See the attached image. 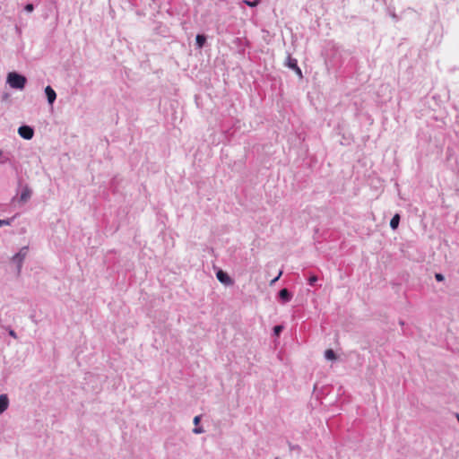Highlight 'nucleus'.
<instances>
[{"mask_svg":"<svg viewBox=\"0 0 459 459\" xmlns=\"http://www.w3.org/2000/svg\"><path fill=\"white\" fill-rule=\"evenodd\" d=\"M286 65L291 69H298V62L295 58H292L290 56H288Z\"/></svg>","mask_w":459,"mask_h":459,"instance_id":"nucleus-9","label":"nucleus"},{"mask_svg":"<svg viewBox=\"0 0 459 459\" xmlns=\"http://www.w3.org/2000/svg\"><path fill=\"white\" fill-rule=\"evenodd\" d=\"M194 432L196 434H199V433L203 432V429L201 428H195V429H194Z\"/></svg>","mask_w":459,"mask_h":459,"instance_id":"nucleus-21","label":"nucleus"},{"mask_svg":"<svg viewBox=\"0 0 459 459\" xmlns=\"http://www.w3.org/2000/svg\"><path fill=\"white\" fill-rule=\"evenodd\" d=\"M435 278L437 281H444V276L441 273H436Z\"/></svg>","mask_w":459,"mask_h":459,"instance_id":"nucleus-18","label":"nucleus"},{"mask_svg":"<svg viewBox=\"0 0 459 459\" xmlns=\"http://www.w3.org/2000/svg\"><path fill=\"white\" fill-rule=\"evenodd\" d=\"M18 134L25 140H30L34 135L33 129L29 126H22L18 129Z\"/></svg>","mask_w":459,"mask_h":459,"instance_id":"nucleus-2","label":"nucleus"},{"mask_svg":"<svg viewBox=\"0 0 459 459\" xmlns=\"http://www.w3.org/2000/svg\"><path fill=\"white\" fill-rule=\"evenodd\" d=\"M2 155V151H0V156Z\"/></svg>","mask_w":459,"mask_h":459,"instance_id":"nucleus-24","label":"nucleus"},{"mask_svg":"<svg viewBox=\"0 0 459 459\" xmlns=\"http://www.w3.org/2000/svg\"><path fill=\"white\" fill-rule=\"evenodd\" d=\"M244 3H245L247 5L250 6V7H255V6H256V5H258V4H259L260 0H255V1L244 0Z\"/></svg>","mask_w":459,"mask_h":459,"instance_id":"nucleus-13","label":"nucleus"},{"mask_svg":"<svg viewBox=\"0 0 459 459\" xmlns=\"http://www.w3.org/2000/svg\"><path fill=\"white\" fill-rule=\"evenodd\" d=\"M10 334H11L12 336H15V333H14V332H13V331H11V332H10Z\"/></svg>","mask_w":459,"mask_h":459,"instance_id":"nucleus-23","label":"nucleus"},{"mask_svg":"<svg viewBox=\"0 0 459 459\" xmlns=\"http://www.w3.org/2000/svg\"><path fill=\"white\" fill-rule=\"evenodd\" d=\"M281 272L279 273L278 276L272 281V284L274 283L281 277Z\"/></svg>","mask_w":459,"mask_h":459,"instance_id":"nucleus-22","label":"nucleus"},{"mask_svg":"<svg viewBox=\"0 0 459 459\" xmlns=\"http://www.w3.org/2000/svg\"><path fill=\"white\" fill-rule=\"evenodd\" d=\"M30 195L31 191L26 187L22 191L20 199L22 202H27L30 199Z\"/></svg>","mask_w":459,"mask_h":459,"instance_id":"nucleus-8","label":"nucleus"},{"mask_svg":"<svg viewBox=\"0 0 459 459\" xmlns=\"http://www.w3.org/2000/svg\"><path fill=\"white\" fill-rule=\"evenodd\" d=\"M200 420H201V417H200V416H195V417L194 418V424H195V425H198V424H199V422H200Z\"/></svg>","mask_w":459,"mask_h":459,"instance_id":"nucleus-19","label":"nucleus"},{"mask_svg":"<svg viewBox=\"0 0 459 459\" xmlns=\"http://www.w3.org/2000/svg\"><path fill=\"white\" fill-rule=\"evenodd\" d=\"M282 330V326L281 325H276L274 328H273V331H274V333L276 335H278Z\"/></svg>","mask_w":459,"mask_h":459,"instance_id":"nucleus-16","label":"nucleus"},{"mask_svg":"<svg viewBox=\"0 0 459 459\" xmlns=\"http://www.w3.org/2000/svg\"><path fill=\"white\" fill-rule=\"evenodd\" d=\"M325 356L327 359L333 360L336 359L335 353L332 349L325 351Z\"/></svg>","mask_w":459,"mask_h":459,"instance_id":"nucleus-12","label":"nucleus"},{"mask_svg":"<svg viewBox=\"0 0 459 459\" xmlns=\"http://www.w3.org/2000/svg\"><path fill=\"white\" fill-rule=\"evenodd\" d=\"M217 279L223 284L231 285L233 281L225 272L220 270L216 273Z\"/></svg>","mask_w":459,"mask_h":459,"instance_id":"nucleus-3","label":"nucleus"},{"mask_svg":"<svg viewBox=\"0 0 459 459\" xmlns=\"http://www.w3.org/2000/svg\"><path fill=\"white\" fill-rule=\"evenodd\" d=\"M317 281V277L316 275H312L308 279V282L310 285H313Z\"/></svg>","mask_w":459,"mask_h":459,"instance_id":"nucleus-15","label":"nucleus"},{"mask_svg":"<svg viewBox=\"0 0 459 459\" xmlns=\"http://www.w3.org/2000/svg\"><path fill=\"white\" fill-rule=\"evenodd\" d=\"M206 41V38L204 35H197L196 36V44L199 48H202Z\"/></svg>","mask_w":459,"mask_h":459,"instance_id":"nucleus-11","label":"nucleus"},{"mask_svg":"<svg viewBox=\"0 0 459 459\" xmlns=\"http://www.w3.org/2000/svg\"><path fill=\"white\" fill-rule=\"evenodd\" d=\"M279 297L284 302H287V301H289L290 299L291 295H290V293L289 292V290L287 289H282L279 292Z\"/></svg>","mask_w":459,"mask_h":459,"instance_id":"nucleus-7","label":"nucleus"},{"mask_svg":"<svg viewBox=\"0 0 459 459\" xmlns=\"http://www.w3.org/2000/svg\"><path fill=\"white\" fill-rule=\"evenodd\" d=\"M27 251H28V248L27 247H23V248L21 249V251L17 255H15L13 256V259L17 260L19 262V267L21 266V263H22V259L27 255Z\"/></svg>","mask_w":459,"mask_h":459,"instance_id":"nucleus-6","label":"nucleus"},{"mask_svg":"<svg viewBox=\"0 0 459 459\" xmlns=\"http://www.w3.org/2000/svg\"><path fill=\"white\" fill-rule=\"evenodd\" d=\"M45 93L47 95L48 103L53 104L56 98V91L50 86H47L45 88Z\"/></svg>","mask_w":459,"mask_h":459,"instance_id":"nucleus-4","label":"nucleus"},{"mask_svg":"<svg viewBox=\"0 0 459 459\" xmlns=\"http://www.w3.org/2000/svg\"><path fill=\"white\" fill-rule=\"evenodd\" d=\"M399 222H400V215L399 214H395L390 221V227L393 229V230H395L397 229L398 225H399Z\"/></svg>","mask_w":459,"mask_h":459,"instance_id":"nucleus-10","label":"nucleus"},{"mask_svg":"<svg viewBox=\"0 0 459 459\" xmlns=\"http://www.w3.org/2000/svg\"><path fill=\"white\" fill-rule=\"evenodd\" d=\"M11 220H0V227L10 225Z\"/></svg>","mask_w":459,"mask_h":459,"instance_id":"nucleus-14","label":"nucleus"},{"mask_svg":"<svg viewBox=\"0 0 459 459\" xmlns=\"http://www.w3.org/2000/svg\"><path fill=\"white\" fill-rule=\"evenodd\" d=\"M33 9H34V7H33L32 4H28L25 5V11H27L29 13L32 12Z\"/></svg>","mask_w":459,"mask_h":459,"instance_id":"nucleus-17","label":"nucleus"},{"mask_svg":"<svg viewBox=\"0 0 459 459\" xmlns=\"http://www.w3.org/2000/svg\"><path fill=\"white\" fill-rule=\"evenodd\" d=\"M26 78L17 73L12 72L7 75V82L13 89L22 90L26 84Z\"/></svg>","mask_w":459,"mask_h":459,"instance_id":"nucleus-1","label":"nucleus"},{"mask_svg":"<svg viewBox=\"0 0 459 459\" xmlns=\"http://www.w3.org/2000/svg\"><path fill=\"white\" fill-rule=\"evenodd\" d=\"M9 405V400L6 394L0 395V414H2Z\"/></svg>","mask_w":459,"mask_h":459,"instance_id":"nucleus-5","label":"nucleus"},{"mask_svg":"<svg viewBox=\"0 0 459 459\" xmlns=\"http://www.w3.org/2000/svg\"><path fill=\"white\" fill-rule=\"evenodd\" d=\"M294 71L296 72V74L299 75V76H302V73H301V70L300 68L298 66V69H294Z\"/></svg>","mask_w":459,"mask_h":459,"instance_id":"nucleus-20","label":"nucleus"}]
</instances>
